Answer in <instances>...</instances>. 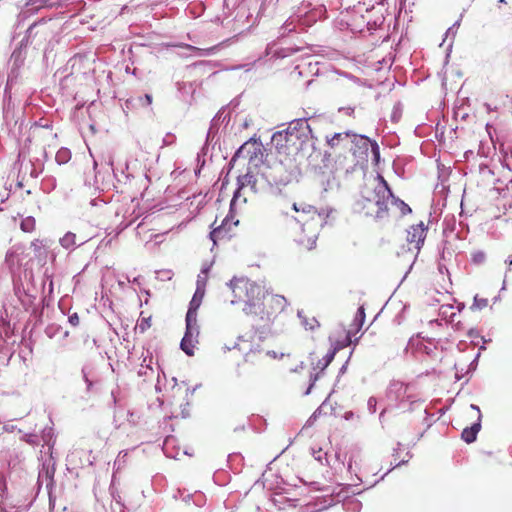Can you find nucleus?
<instances>
[{"label":"nucleus","instance_id":"obj_32","mask_svg":"<svg viewBox=\"0 0 512 512\" xmlns=\"http://www.w3.org/2000/svg\"><path fill=\"white\" fill-rule=\"evenodd\" d=\"M201 302L196 299H191L189 307L185 316V320H196L197 310L199 309Z\"/></svg>","mask_w":512,"mask_h":512},{"label":"nucleus","instance_id":"obj_12","mask_svg":"<svg viewBox=\"0 0 512 512\" xmlns=\"http://www.w3.org/2000/svg\"><path fill=\"white\" fill-rule=\"evenodd\" d=\"M26 58V51H24L21 47H16L11 55L12 68L10 73L8 74V79L6 83L5 93L7 90L11 88L15 79L18 75V69L23 65L24 60Z\"/></svg>","mask_w":512,"mask_h":512},{"label":"nucleus","instance_id":"obj_45","mask_svg":"<svg viewBox=\"0 0 512 512\" xmlns=\"http://www.w3.org/2000/svg\"><path fill=\"white\" fill-rule=\"evenodd\" d=\"M151 327V322H135V325L133 326V329L135 333L143 334L146 330H148Z\"/></svg>","mask_w":512,"mask_h":512},{"label":"nucleus","instance_id":"obj_37","mask_svg":"<svg viewBox=\"0 0 512 512\" xmlns=\"http://www.w3.org/2000/svg\"><path fill=\"white\" fill-rule=\"evenodd\" d=\"M271 301L273 303V308L279 309L280 312H282L284 310V307L287 304L286 298L281 295H273L271 298Z\"/></svg>","mask_w":512,"mask_h":512},{"label":"nucleus","instance_id":"obj_3","mask_svg":"<svg viewBox=\"0 0 512 512\" xmlns=\"http://www.w3.org/2000/svg\"><path fill=\"white\" fill-rule=\"evenodd\" d=\"M308 6L299 8L297 13L291 15L281 27V35L291 32H304L319 20L326 18V8L319 5L310 9Z\"/></svg>","mask_w":512,"mask_h":512},{"label":"nucleus","instance_id":"obj_25","mask_svg":"<svg viewBox=\"0 0 512 512\" xmlns=\"http://www.w3.org/2000/svg\"><path fill=\"white\" fill-rule=\"evenodd\" d=\"M109 164L111 165L113 175L118 183H126L129 180L130 174L125 172V169L128 168L127 163H125L124 165H122L120 167L114 166L112 161H110Z\"/></svg>","mask_w":512,"mask_h":512},{"label":"nucleus","instance_id":"obj_47","mask_svg":"<svg viewBox=\"0 0 512 512\" xmlns=\"http://www.w3.org/2000/svg\"><path fill=\"white\" fill-rule=\"evenodd\" d=\"M314 213H317L318 217L325 220L326 218H328L330 216V214L333 212V209L332 208H322L320 210H317L315 208V210L313 211ZM326 223V221H323L321 223V226H323L324 224Z\"/></svg>","mask_w":512,"mask_h":512},{"label":"nucleus","instance_id":"obj_58","mask_svg":"<svg viewBox=\"0 0 512 512\" xmlns=\"http://www.w3.org/2000/svg\"><path fill=\"white\" fill-rule=\"evenodd\" d=\"M240 342H241V341H239V340L237 339V341H236L232 346H229V345L225 344V345L222 347L223 352H224V353H226V352H228V351H230V350H232V349H238V350H241V348H240Z\"/></svg>","mask_w":512,"mask_h":512},{"label":"nucleus","instance_id":"obj_6","mask_svg":"<svg viewBox=\"0 0 512 512\" xmlns=\"http://www.w3.org/2000/svg\"><path fill=\"white\" fill-rule=\"evenodd\" d=\"M27 328L24 322H0V339L6 346L26 345Z\"/></svg>","mask_w":512,"mask_h":512},{"label":"nucleus","instance_id":"obj_50","mask_svg":"<svg viewBox=\"0 0 512 512\" xmlns=\"http://www.w3.org/2000/svg\"><path fill=\"white\" fill-rule=\"evenodd\" d=\"M37 435L36 434H33V433H25L23 434V436L21 437V440L30 444V445H36L38 444V441H37Z\"/></svg>","mask_w":512,"mask_h":512},{"label":"nucleus","instance_id":"obj_64","mask_svg":"<svg viewBox=\"0 0 512 512\" xmlns=\"http://www.w3.org/2000/svg\"><path fill=\"white\" fill-rule=\"evenodd\" d=\"M406 455H407L408 459H406V460H402V461H400V462L396 463V464L393 466V468H392V469L397 468V467H400L401 465L407 464V463H408V461H409V459H410V458H412V453L408 451V452L406 453Z\"/></svg>","mask_w":512,"mask_h":512},{"label":"nucleus","instance_id":"obj_7","mask_svg":"<svg viewBox=\"0 0 512 512\" xmlns=\"http://www.w3.org/2000/svg\"><path fill=\"white\" fill-rule=\"evenodd\" d=\"M380 182L373 188L372 198L377 206L376 218H383L387 215L388 204H392L393 192L387 181L379 175Z\"/></svg>","mask_w":512,"mask_h":512},{"label":"nucleus","instance_id":"obj_10","mask_svg":"<svg viewBox=\"0 0 512 512\" xmlns=\"http://www.w3.org/2000/svg\"><path fill=\"white\" fill-rule=\"evenodd\" d=\"M244 187H240V182L237 181V188L233 193V197L230 201V209L228 215L225 217V219L222 221V224L218 226L217 228H214L210 234L209 237L213 241L214 244L217 243V240L220 238H223L229 229L226 228V226L229 224L230 220L233 219V212H234V206L236 204L237 199L241 195V190Z\"/></svg>","mask_w":512,"mask_h":512},{"label":"nucleus","instance_id":"obj_43","mask_svg":"<svg viewBox=\"0 0 512 512\" xmlns=\"http://www.w3.org/2000/svg\"><path fill=\"white\" fill-rule=\"evenodd\" d=\"M56 187V179L52 176L45 177L42 181V188L44 191H51Z\"/></svg>","mask_w":512,"mask_h":512},{"label":"nucleus","instance_id":"obj_42","mask_svg":"<svg viewBox=\"0 0 512 512\" xmlns=\"http://www.w3.org/2000/svg\"><path fill=\"white\" fill-rule=\"evenodd\" d=\"M21 229L24 232H31L35 227V220L33 217H27L21 221Z\"/></svg>","mask_w":512,"mask_h":512},{"label":"nucleus","instance_id":"obj_9","mask_svg":"<svg viewBox=\"0 0 512 512\" xmlns=\"http://www.w3.org/2000/svg\"><path fill=\"white\" fill-rule=\"evenodd\" d=\"M200 326L199 322H186L184 336L180 342V349L187 355H194V348L199 343Z\"/></svg>","mask_w":512,"mask_h":512},{"label":"nucleus","instance_id":"obj_29","mask_svg":"<svg viewBox=\"0 0 512 512\" xmlns=\"http://www.w3.org/2000/svg\"><path fill=\"white\" fill-rule=\"evenodd\" d=\"M443 234L448 236L455 231L456 228V218L454 215H446L443 220Z\"/></svg>","mask_w":512,"mask_h":512},{"label":"nucleus","instance_id":"obj_61","mask_svg":"<svg viewBox=\"0 0 512 512\" xmlns=\"http://www.w3.org/2000/svg\"><path fill=\"white\" fill-rule=\"evenodd\" d=\"M303 323H304L306 330H315L316 328L320 327V322L312 323V322L305 321Z\"/></svg>","mask_w":512,"mask_h":512},{"label":"nucleus","instance_id":"obj_1","mask_svg":"<svg viewBox=\"0 0 512 512\" xmlns=\"http://www.w3.org/2000/svg\"><path fill=\"white\" fill-rule=\"evenodd\" d=\"M319 118L315 115L301 117L289 122L284 130L275 132L272 135V143L279 153H290L293 147L297 152L308 158L317 151L318 138L313 134L312 125H315Z\"/></svg>","mask_w":512,"mask_h":512},{"label":"nucleus","instance_id":"obj_30","mask_svg":"<svg viewBox=\"0 0 512 512\" xmlns=\"http://www.w3.org/2000/svg\"><path fill=\"white\" fill-rule=\"evenodd\" d=\"M335 355V349H330L322 359L318 360L316 368L320 369L321 372L324 371L333 361Z\"/></svg>","mask_w":512,"mask_h":512},{"label":"nucleus","instance_id":"obj_13","mask_svg":"<svg viewBox=\"0 0 512 512\" xmlns=\"http://www.w3.org/2000/svg\"><path fill=\"white\" fill-rule=\"evenodd\" d=\"M273 322H264L263 324L257 326L253 332H247L245 334L239 335L238 340L243 342H252L257 337L259 341H264L272 336H274V332L272 331L271 324Z\"/></svg>","mask_w":512,"mask_h":512},{"label":"nucleus","instance_id":"obj_35","mask_svg":"<svg viewBox=\"0 0 512 512\" xmlns=\"http://www.w3.org/2000/svg\"><path fill=\"white\" fill-rule=\"evenodd\" d=\"M392 205L397 207L400 210V213L402 216H405L412 212V209L410 208V206L407 203H405L400 198L395 197L394 195H393Z\"/></svg>","mask_w":512,"mask_h":512},{"label":"nucleus","instance_id":"obj_36","mask_svg":"<svg viewBox=\"0 0 512 512\" xmlns=\"http://www.w3.org/2000/svg\"><path fill=\"white\" fill-rule=\"evenodd\" d=\"M312 456L314 459L318 462H320L322 465H329L328 459H327V453L323 452L321 448L314 449L312 448Z\"/></svg>","mask_w":512,"mask_h":512},{"label":"nucleus","instance_id":"obj_14","mask_svg":"<svg viewBox=\"0 0 512 512\" xmlns=\"http://www.w3.org/2000/svg\"><path fill=\"white\" fill-rule=\"evenodd\" d=\"M78 323L79 322H66L65 326H61L57 322H50L44 330L49 338H55L58 341H61L69 335V328H75Z\"/></svg>","mask_w":512,"mask_h":512},{"label":"nucleus","instance_id":"obj_20","mask_svg":"<svg viewBox=\"0 0 512 512\" xmlns=\"http://www.w3.org/2000/svg\"><path fill=\"white\" fill-rule=\"evenodd\" d=\"M407 392V386L398 380H393L390 382L387 389V397L391 401H401Z\"/></svg>","mask_w":512,"mask_h":512},{"label":"nucleus","instance_id":"obj_18","mask_svg":"<svg viewBox=\"0 0 512 512\" xmlns=\"http://www.w3.org/2000/svg\"><path fill=\"white\" fill-rule=\"evenodd\" d=\"M48 5V0H28L25 6L21 9L18 14V22L25 20L26 18L34 15L38 12L39 9L46 7Z\"/></svg>","mask_w":512,"mask_h":512},{"label":"nucleus","instance_id":"obj_23","mask_svg":"<svg viewBox=\"0 0 512 512\" xmlns=\"http://www.w3.org/2000/svg\"><path fill=\"white\" fill-rule=\"evenodd\" d=\"M95 368H96V363L92 359L88 360L82 367V370H81L82 378L87 385V390L91 389V387L93 386V383L95 381V377H94L95 376L94 375Z\"/></svg>","mask_w":512,"mask_h":512},{"label":"nucleus","instance_id":"obj_19","mask_svg":"<svg viewBox=\"0 0 512 512\" xmlns=\"http://www.w3.org/2000/svg\"><path fill=\"white\" fill-rule=\"evenodd\" d=\"M481 422H482V414L479 413V415L476 417V420L474 423H472L471 426H468L463 429L461 434V439L466 442L467 444H471L476 441L477 435L479 431L481 430Z\"/></svg>","mask_w":512,"mask_h":512},{"label":"nucleus","instance_id":"obj_59","mask_svg":"<svg viewBox=\"0 0 512 512\" xmlns=\"http://www.w3.org/2000/svg\"><path fill=\"white\" fill-rule=\"evenodd\" d=\"M480 352L479 351L477 353V355L475 356V358L472 360V362L469 364V367H468V372H471V371H474L476 370L477 368V365H478V360H479V357H480Z\"/></svg>","mask_w":512,"mask_h":512},{"label":"nucleus","instance_id":"obj_49","mask_svg":"<svg viewBox=\"0 0 512 512\" xmlns=\"http://www.w3.org/2000/svg\"><path fill=\"white\" fill-rule=\"evenodd\" d=\"M485 259H486V255L483 251H476V252L472 253V262L474 264H477V265L482 264V263H484Z\"/></svg>","mask_w":512,"mask_h":512},{"label":"nucleus","instance_id":"obj_34","mask_svg":"<svg viewBox=\"0 0 512 512\" xmlns=\"http://www.w3.org/2000/svg\"><path fill=\"white\" fill-rule=\"evenodd\" d=\"M350 131L343 132V133H334L331 137L326 136V142L327 144L333 148L335 147L341 140L346 139L350 136Z\"/></svg>","mask_w":512,"mask_h":512},{"label":"nucleus","instance_id":"obj_11","mask_svg":"<svg viewBox=\"0 0 512 512\" xmlns=\"http://www.w3.org/2000/svg\"><path fill=\"white\" fill-rule=\"evenodd\" d=\"M268 172L273 177L270 179L274 188L276 189V194L280 191V186H286L290 183L292 179L291 173H289L282 162L276 163L272 166L267 164Z\"/></svg>","mask_w":512,"mask_h":512},{"label":"nucleus","instance_id":"obj_52","mask_svg":"<svg viewBox=\"0 0 512 512\" xmlns=\"http://www.w3.org/2000/svg\"><path fill=\"white\" fill-rule=\"evenodd\" d=\"M376 407H377V399L374 396L369 397V399L367 401L368 411L371 414H374L376 412Z\"/></svg>","mask_w":512,"mask_h":512},{"label":"nucleus","instance_id":"obj_63","mask_svg":"<svg viewBox=\"0 0 512 512\" xmlns=\"http://www.w3.org/2000/svg\"><path fill=\"white\" fill-rule=\"evenodd\" d=\"M339 112H343L346 115L351 116L353 114V112H354V107H350V106H348V107H341V108H339Z\"/></svg>","mask_w":512,"mask_h":512},{"label":"nucleus","instance_id":"obj_33","mask_svg":"<svg viewBox=\"0 0 512 512\" xmlns=\"http://www.w3.org/2000/svg\"><path fill=\"white\" fill-rule=\"evenodd\" d=\"M460 22H461V18L458 19L457 21H455L452 24V26L449 27L448 30L446 31V38L451 37V42L448 45V53L446 55V58L449 57V53H450V51L452 49V45H453V40H454V38L456 36V33H457V30H458V28L460 26Z\"/></svg>","mask_w":512,"mask_h":512},{"label":"nucleus","instance_id":"obj_8","mask_svg":"<svg viewBox=\"0 0 512 512\" xmlns=\"http://www.w3.org/2000/svg\"><path fill=\"white\" fill-rule=\"evenodd\" d=\"M365 322H355L354 329L343 330V336H336V334H331L329 336V342L331 344V349H335V354L341 349L356 343L361 336L356 337V334L362 329Z\"/></svg>","mask_w":512,"mask_h":512},{"label":"nucleus","instance_id":"obj_22","mask_svg":"<svg viewBox=\"0 0 512 512\" xmlns=\"http://www.w3.org/2000/svg\"><path fill=\"white\" fill-rule=\"evenodd\" d=\"M310 225L311 223L304 224L302 227V234L294 239L298 246H301L307 250H312L316 246V241L318 239L317 233H312L309 236L303 235L306 231V227Z\"/></svg>","mask_w":512,"mask_h":512},{"label":"nucleus","instance_id":"obj_53","mask_svg":"<svg viewBox=\"0 0 512 512\" xmlns=\"http://www.w3.org/2000/svg\"><path fill=\"white\" fill-rule=\"evenodd\" d=\"M175 141L176 136L173 133H167L162 140L164 146H171Z\"/></svg>","mask_w":512,"mask_h":512},{"label":"nucleus","instance_id":"obj_57","mask_svg":"<svg viewBox=\"0 0 512 512\" xmlns=\"http://www.w3.org/2000/svg\"><path fill=\"white\" fill-rule=\"evenodd\" d=\"M446 241L443 242V245H446ZM447 256H451V252L449 250L446 249L445 246L442 247V249L439 251V257H440V261L443 260L445 261Z\"/></svg>","mask_w":512,"mask_h":512},{"label":"nucleus","instance_id":"obj_31","mask_svg":"<svg viewBox=\"0 0 512 512\" xmlns=\"http://www.w3.org/2000/svg\"><path fill=\"white\" fill-rule=\"evenodd\" d=\"M70 159L71 151L65 147L60 148L55 155V160L59 165L68 163Z\"/></svg>","mask_w":512,"mask_h":512},{"label":"nucleus","instance_id":"obj_46","mask_svg":"<svg viewBox=\"0 0 512 512\" xmlns=\"http://www.w3.org/2000/svg\"><path fill=\"white\" fill-rule=\"evenodd\" d=\"M155 275H156V279L160 280V281H166V280H170L173 276V273L171 270H157L155 272Z\"/></svg>","mask_w":512,"mask_h":512},{"label":"nucleus","instance_id":"obj_24","mask_svg":"<svg viewBox=\"0 0 512 512\" xmlns=\"http://www.w3.org/2000/svg\"><path fill=\"white\" fill-rule=\"evenodd\" d=\"M24 253V247L22 245L12 246L6 253L5 262L12 269L16 264H19L20 255Z\"/></svg>","mask_w":512,"mask_h":512},{"label":"nucleus","instance_id":"obj_4","mask_svg":"<svg viewBox=\"0 0 512 512\" xmlns=\"http://www.w3.org/2000/svg\"><path fill=\"white\" fill-rule=\"evenodd\" d=\"M273 177L268 172L267 164L262 162L261 166L257 168L248 167L247 172L244 175L238 177L240 187H250L253 193H270L276 194L270 179Z\"/></svg>","mask_w":512,"mask_h":512},{"label":"nucleus","instance_id":"obj_2","mask_svg":"<svg viewBox=\"0 0 512 512\" xmlns=\"http://www.w3.org/2000/svg\"><path fill=\"white\" fill-rule=\"evenodd\" d=\"M228 286L234 295L231 303L244 302L242 310L245 316L259 317L260 320L270 319L271 313L265 311L264 300L266 298V291L262 285L244 277H233Z\"/></svg>","mask_w":512,"mask_h":512},{"label":"nucleus","instance_id":"obj_21","mask_svg":"<svg viewBox=\"0 0 512 512\" xmlns=\"http://www.w3.org/2000/svg\"><path fill=\"white\" fill-rule=\"evenodd\" d=\"M229 120V113H225V108L223 107L211 120L210 127L207 132V141H210L215 137L218 132L220 123H224L226 121L229 122Z\"/></svg>","mask_w":512,"mask_h":512},{"label":"nucleus","instance_id":"obj_38","mask_svg":"<svg viewBox=\"0 0 512 512\" xmlns=\"http://www.w3.org/2000/svg\"><path fill=\"white\" fill-rule=\"evenodd\" d=\"M488 305V300L486 298H480L478 295L474 297L473 304L471 305V310H481Z\"/></svg>","mask_w":512,"mask_h":512},{"label":"nucleus","instance_id":"obj_17","mask_svg":"<svg viewBox=\"0 0 512 512\" xmlns=\"http://www.w3.org/2000/svg\"><path fill=\"white\" fill-rule=\"evenodd\" d=\"M353 136H354L355 145L358 146L360 149H362L363 152L366 153L368 151L369 146L371 147V153L373 156V160L375 162H378L380 159V148H379V145L377 144V142L370 140L369 137L364 136V135L357 136V135L353 134Z\"/></svg>","mask_w":512,"mask_h":512},{"label":"nucleus","instance_id":"obj_48","mask_svg":"<svg viewBox=\"0 0 512 512\" xmlns=\"http://www.w3.org/2000/svg\"><path fill=\"white\" fill-rule=\"evenodd\" d=\"M117 284L120 289L124 290L126 287H129L131 280L128 275L123 274L117 277Z\"/></svg>","mask_w":512,"mask_h":512},{"label":"nucleus","instance_id":"obj_39","mask_svg":"<svg viewBox=\"0 0 512 512\" xmlns=\"http://www.w3.org/2000/svg\"><path fill=\"white\" fill-rule=\"evenodd\" d=\"M401 116H402V105H401L400 102H397L393 106V109H392V113H391V116H390L391 121L394 122V123H397L401 119Z\"/></svg>","mask_w":512,"mask_h":512},{"label":"nucleus","instance_id":"obj_41","mask_svg":"<svg viewBox=\"0 0 512 512\" xmlns=\"http://www.w3.org/2000/svg\"><path fill=\"white\" fill-rule=\"evenodd\" d=\"M468 334H469V337L472 339V342L474 345H477V342L475 341L476 338H480L482 340L483 344L480 346L479 351H483L486 349L485 343L489 342L490 339L486 340L483 336L479 335L478 331H476L474 329H471Z\"/></svg>","mask_w":512,"mask_h":512},{"label":"nucleus","instance_id":"obj_44","mask_svg":"<svg viewBox=\"0 0 512 512\" xmlns=\"http://www.w3.org/2000/svg\"><path fill=\"white\" fill-rule=\"evenodd\" d=\"M345 507L347 511L359 512L361 510L362 504L359 500L352 499L345 503Z\"/></svg>","mask_w":512,"mask_h":512},{"label":"nucleus","instance_id":"obj_54","mask_svg":"<svg viewBox=\"0 0 512 512\" xmlns=\"http://www.w3.org/2000/svg\"><path fill=\"white\" fill-rule=\"evenodd\" d=\"M207 284V277L203 276L202 274H198L197 281H196V288H205L206 289Z\"/></svg>","mask_w":512,"mask_h":512},{"label":"nucleus","instance_id":"obj_60","mask_svg":"<svg viewBox=\"0 0 512 512\" xmlns=\"http://www.w3.org/2000/svg\"><path fill=\"white\" fill-rule=\"evenodd\" d=\"M318 377H319L318 373L315 375H311V383L308 386L307 390L304 392V395H309L311 393L312 387H313L314 383L317 381Z\"/></svg>","mask_w":512,"mask_h":512},{"label":"nucleus","instance_id":"obj_15","mask_svg":"<svg viewBox=\"0 0 512 512\" xmlns=\"http://www.w3.org/2000/svg\"><path fill=\"white\" fill-rule=\"evenodd\" d=\"M426 231L427 227L424 225L423 222H420L417 225H412L407 230V241L410 244H415V249L417 250V253L421 250L425 238H426Z\"/></svg>","mask_w":512,"mask_h":512},{"label":"nucleus","instance_id":"obj_55","mask_svg":"<svg viewBox=\"0 0 512 512\" xmlns=\"http://www.w3.org/2000/svg\"><path fill=\"white\" fill-rule=\"evenodd\" d=\"M204 295H205V288H196L192 299H196L197 301L202 303Z\"/></svg>","mask_w":512,"mask_h":512},{"label":"nucleus","instance_id":"obj_40","mask_svg":"<svg viewBox=\"0 0 512 512\" xmlns=\"http://www.w3.org/2000/svg\"><path fill=\"white\" fill-rule=\"evenodd\" d=\"M293 210L296 212H303V213H311L315 210V207L306 203H294L292 206Z\"/></svg>","mask_w":512,"mask_h":512},{"label":"nucleus","instance_id":"obj_62","mask_svg":"<svg viewBox=\"0 0 512 512\" xmlns=\"http://www.w3.org/2000/svg\"><path fill=\"white\" fill-rule=\"evenodd\" d=\"M373 189L370 191H366L362 194L363 199L368 203H374L375 200H370L372 198Z\"/></svg>","mask_w":512,"mask_h":512},{"label":"nucleus","instance_id":"obj_28","mask_svg":"<svg viewBox=\"0 0 512 512\" xmlns=\"http://www.w3.org/2000/svg\"><path fill=\"white\" fill-rule=\"evenodd\" d=\"M43 20L41 21H35L33 22L32 24L29 25L28 29L26 30V34L25 36L22 38V40L19 42L18 46L17 47H21L24 51H26V48L28 45H31L30 44V39H31V34L32 32L36 29V27L39 25V23H41Z\"/></svg>","mask_w":512,"mask_h":512},{"label":"nucleus","instance_id":"obj_51","mask_svg":"<svg viewBox=\"0 0 512 512\" xmlns=\"http://www.w3.org/2000/svg\"><path fill=\"white\" fill-rule=\"evenodd\" d=\"M209 142L210 141H207L205 142V144L202 146V148L200 149V151L198 152L197 154V162L200 163L202 162V160L204 159V157L208 154V145H209Z\"/></svg>","mask_w":512,"mask_h":512},{"label":"nucleus","instance_id":"obj_27","mask_svg":"<svg viewBox=\"0 0 512 512\" xmlns=\"http://www.w3.org/2000/svg\"><path fill=\"white\" fill-rule=\"evenodd\" d=\"M298 51H299V48H292V47H287V48L282 47V48H276L274 50H272V48H270L269 51L267 52V54L272 55V57H276V58H286V57L293 55L294 53H296Z\"/></svg>","mask_w":512,"mask_h":512},{"label":"nucleus","instance_id":"obj_26","mask_svg":"<svg viewBox=\"0 0 512 512\" xmlns=\"http://www.w3.org/2000/svg\"><path fill=\"white\" fill-rule=\"evenodd\" d=\"M85 243V240H81L79 244L76 242V235L72 232H67L62 238H60V245L65 249H74L76 246H80Z\"/></svg>","mask_w":512,"mask_h":512},{"label":"nucleus","instance_id":"obj_5","mask_svg":"<svg viewBox=\"0 0 512 512\" xmlns=\"http://www.w3.org/2000/svg\"><path fill=\"white\" fill-rule=\"evenodd\" d=\"M239 158H248L249 167L257 168L258 162H262L263 158V145L260 140L250 138L244 142L234 153L230 162L229 168L234 166V163Z\"/></svg>","mask_w":512,"mask_h":512},{"label":"nucleus","instance_id":"obj_16","mask_svg":"<svg viewBox=\"0 0 512 512\" xmlns=\"http://www.w3.org/2000/svg\"><path fill=\"white\" fill-rule=\"evenodd\" d=\"M152 104L151 94H134L125 100L123 105L124 112L135 111L142 108H148Z\"/></svg>","mask_w":512,"mask_h":512},{"label":"nucleus","instance_id":"obj_56","mask_svg":"<svg viewBox=\"0 0 512 512\" xmlns=\"http://www.w3.org/2000/svg\"><path fill=\"white\" fill-rule=\"evenodd\" d=\"M366 319V313L364 306H360L354 316L353 320H365Z\"/></svg>","mask_w":512,"mask_h":512}]
</instances>
